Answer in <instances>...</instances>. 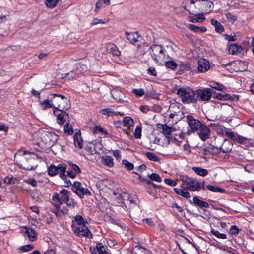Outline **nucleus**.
<instances>
[{"instance_id":"1","label":"nucleus","mask_w":254,"mask_h":254,"mask_svg":"<svg viewBox=\"0 0 254 254\" xmlns=\"http://www.w3.org/2000/svg\"><path fill=\"white\" fill-rule=\"evenodd\" d=\"M14 161L16 165L25 170H32L37 166L35 155L26 151L17 152L14 155Z\"/></svg>"},{"instance_id":"2","label":"nucleus","mask_w":254,"mask_h":254,"mask_svg":"<svg viewBox=\"0 0 254 254\" xmlns=\"http://www.w3.org/2000/svg\"><path fill=\"white\" fill-rule=\"evenodd\" d=\"M181 179L182 181L181 187L183 189H187L190 191H199L200 189L204 190V181L198 180L188 176H182Z\"/></svg>"},{"instance_id":"3","label":"nucleus","mask_w":254,"mask_h":254,"mask_svg":"<svg viewBox=\"0 0 254 254\" xmlns=\"http://www.w3.org/2000/svg\"><path fill=\"white\" fill-rule=\"evenodd\" d=\"M196 91L189 87H181L177 91V94L184 104L194 103L196 102L197 96Z\"/></svg>"},{"instance_id":"4","label":"nucleus","mask_w":254,"mask_h":254,"mask_svg":"<svg viewBox=\"0 0 254 254\" xmlns=\"http://www.w3.org/2000/svg\"><path fill=\"white\" fill-rule=\"evenodd\" d=\"M70 192L65 189L61 190L59 193H56L52 196V203L56 207V211H53L56 215L60 211L61 205L64 201H68Z\"/></svg>"},{"instance_id":"5","label":"nucleus","mask_w":254,"mask_h":254,"mask_svg":"<svg viewBox=\"0 0 254 254\" xmlns=\"http://www.w3.org/2000/svg\"><path fill=\"white\" fill-rule=\"evenodd\" d=\"M51 96L54 108H57L59 110H67L70 108V101L64 96L53 94H51Z\"/></svg>"},{"instance_id":"6","label":"nucleus","mask_w":254,"mask_h":254,"mask_svg":"<svg viewBox=\"0 0 254 254\" xmlns=\"http://www.w3.org/2000/svg\"><path fill=\"white\" fill-rule=\"evenodd\" d=\"M120 201L119 204H123L125 207L127 209H131L136 206L137 197L135 195L129 194L128 193L123 192L120 195ZM118 199L119 198L118 197Z\"/></svg>"},{"instance_id":"7","label":"nucleus","mask_w":254,"mask_h":254,"mask_svg":"<svg viewBox=\"0 0 254 254\" xmlns=\"http://www.w3.org/2000/svg\"><path fill=\"white\" fill-rule=\"evenodd\" d=\"M198 0H185L182 3V7L190 14L196 15L199 12L197 6Z\"/></svg>"},{"instance_id":"8","label":"nucleus","mask_w":254,"mask_h":254,"mask_svg":"<svg viewBox=\"0 0 254 254\" xmlns=\"http://www.w3.org/2000/svg\"><path fill=\"white\" fill-rule=\"evenodd\" d=\"M150 49L151 50V56L156 62L165 56L164 49L161 45L154 44L151 46Z\"/></svg>"},{"instance_id":"9","label":"nucleus","mask_w":254,"mask_h":254,"mask_svg":"<svg viewBox=\"0 0 254 254\" xmlns=\"http://www.w3.org/2000/svg\"><path fill=\"white\" fill-rule=\"evenodd\" d=\"M72 190L81 198L84 195H91V193L87 188H84L82 186L80 182H74L72 187Z\"/></svg>"},{"instance_id":"10","label":"nucleus","mask_w":254,"mask_h":254,"mask_svg":"<svg viewBox=\"0 0 254 254\" xmlns=\"http://www.w3.org/2000/svg\"><path fill=\"white\" fill-rule=\"evenodd\" d=\"M197 6L199 7V11L209 13L212 11L213 8V3L208 0H198Z\"/></svg>"},{"instance_id":"11","label":"nucleus","mask_w":254,"mask_h":254,"mask_svg":"<svg viewBox=\"0 0 254 254\" xmlns=\"http://www.w3.org/2000/svg\"><path fill=\"white\" fill-rule=\"evenodd\" d=\"M66 167L64 164H59L57 166L51 165L48 169V175H65Z\"/></svg>"},{"instance_id":"12","label":"nucleus","mask_w":254,"mask_h":254,"mask_svg":"<svg viewBox=\"0 0 254 254\" xmlns=\"http://www.w3.org/2000/svg\"><path fill=\"white\" fill-rule=\"evenodd\" d=\"M187 122L192 132L197 131L203 124L199 120L194 119L191 116H188L186 117Z\"/></svg>"},{"instance_id":"13","label":"nucleus","mask_w":254,"mask_h":254,"mask_svg":"<svg viewBox=\"0 0 254 254\" xmlns=\"http://www.w3.org/2000/svg\"><path fill=\"white\" fill-rule=\"evenodd\" d=\"M196 96L202 101L209 100L213 93V90L210 88H203L195 90Z\"/></svg>"},{"instance_id":"14","label":"nucleus","mask_w":254,"mask_h":254,"mask_svg":"<svg viewBox=\"0 0 254 254\" xmlns=\"http://www.w3.org/2000/svg\"><path fill=\"white\" fill-rule=\"evenodd\" d=\"M74 232L76 235L78 237L84 236L91 238L92 235L86 225L75 226Z\"/></svg>"},{"instance_id":"15","label":"nucleus","mask_w":254,"mask_h":254,"mask_svg":"<svg viewBox=\"0 0 254 254\" xmlns=\"http://www.w3.org/2000/svg\"><path fill=\"white\" fill-rule=\"evenodd\" d=\"M137 180L146 184H152L156 187V185L151 183V181H155L160 182L161 181L162 179L160 176H138Z\"/></svg>"},{"instance_id":"16","label":"nucleus","mask_w":254,"mask_h":254,"mask_svg":"<svg viewBox=\"0 0 254 254\" xmlns=\"http://www.w3.org/2000/svg\"><path fill=\"white\" fill-rule=\"evenodd\" d=\"M198 131V135L202 141H205L210 137V130L204 124H202Z\"/></svg>"},{"instance_id":"17","label":"nucleus","mask_w":254,"mask_h":254,"mask_svg":"<svg viewBox=\"0 0 254 254\" xmlns=\"http://www.w3.org/2000/svg\"><path fill=\"white\" fill-rule=\"evenodd\" d=\"M233 147V144L230 140L225 139L222 140V143L221 145L217 146L216 148L217 150L219 149L224 153L229 152L231 151Z\"/></svg>"},{"instance_id":"18","label":"nucleus","mask_w":254,"mask_h":254,"mask_svg":"<svg viewBox=\"0 0 254 254\" xmlns=\"http://www.w3.org/2000/svg\"><path fill=\"white\" fill-rule=\"evenodd\" d=\"M53 134L49 132L43 131L41 134V141L46 145L49 147L51 146L53 143L52 137Z\"/></svg>"},{"instance_id":"19","label":"nucleus","mask_w":254,"mask_h":254,"mask_svg":"<svg viewBox=\"0 0 254 254\" xmlns=\"http://www.w3.org/2000/svg\"><path fill=\"white\" fill-rule=\"evenodd\" d=\"M210 68V63L208 61L202 59L198 62L197 69L200 72H206Z\"/></svg>"},{"instance_id":"20","label":"nucleus","mask_w":254,"mask_h":254,"mask_svg":"<svg viewBox=\"0 0 254 254\" xmlns=\"http://www.w3.org/2000/svg\"><path fill=\"white\" fill-rule=\"evenodd\" d=\"M60 113L56 114L57 116V123L60 125H63L66 121L69 122V115L64 110H60Z\"/></svg>"},{"instance_id":"21","label":"nucleus","mask_w":254,"mask_h":254,"mask_svg":"<svg viewBox=\"0 0 254 254\" xmlns=\"http://www.w3.org/2000/svg\"><path fill=\"white\" fill-rule=\"evenodd\" d=\"M125 34L127 39H128L131 43H134L137 41H139L140 39L141 38L137 32H126Z\"/></svg>"},{"instance_id":"22","label":"nucleus","mask_w":254,"mask_h":254,"mask_svg":"<svg viewBox=\"0 0 254 254\" xmlns=\"http://www.w3.org/2000/svg\"><path fill=\"white\" fill-rule=\"evenodd\" d=\"M69 168L67 171V175H75L81 173L80 168L77 165L69 162L68 163Z\"/></svg>"},{"instance_id":"23","label":"nucleus","mask_w":254,"mask_h":254,"mask_svg":"<svg viewBox=\"0 0 254 254\" xmlns=\"http://www.w3.org/2000/svg\"><path fill=\"white\" fill-rule=\"evenodd\" d=\"M23 232L26 234L29 239L31 241H34L36 240L37 234L34 229L29 227H25V230Z\"/></svg>"},{"instance_id":"24","label":"nucleus","mask_w":254,"mask_h":254,"mask_svg":"<svg viewBox=\"0 0 254 254\" xmlns=\"http://www.w3.org/2000/svg\"><path fill=\"white\" fill-rule=\"evenodd\" d=\"M74 144L75 146L81 149L82 148V139L81 136V133L79 131L78 132H76L73 136Z\"/></svg>"},{"instance_id":"25","label":"nucleus","mask_w":254,"mask_h":254,"mask_svg":"<svg viewBox=\"0 0 254 254\" xmlns=\"http://www.w3.org/2000/svg\"><path fill=\"white\" fill-rule=\"evenodd\" d=\"M242 47L236 44H231L228 48L229 53L231 54H238L242 51Z\"/></svg>"},{"instance_id":"26","label":"nucleus","mask_w":254,"mask_h":254,"mask_svg":"<svg viewBox=\"0 0 254 254\" xmlns=\"http://www.w3.org/2000/svg\"><path fill=\"white\" fill-rule=\"evenodd\" d=\"M112 182L107 179H104L99 180L96 183V186L99 189H103L104 187H110Z\"/></svg>"},{"instance_id":"27","label":"nucleus","mask_w":254,"mask_h":254,"mask_svg":"<svg viewBox=\"0 0 254 254\" xmlns=\"http://www.w3.org/2000/svg\"><path fill=\"white\" fill-rule=\"evenodd\" d=\"M100 112L103 115L107 116H117L118 115L123 116L124 115L123 113L115 112L112 108H110L103 109L100 110Z\"/></svg>"},{"instance_id":"28","label":"nucleus","mask_w":254,"mask_h":254,"mask_svg":"<svg viewBox=\"0 0 254 254\" xmlns=\"http://www.w3.org/2000/svg\"><path fill=\"white\" fill-rule=\"evenodd\" d=\"M41 107L43 110H46L47 108H50L52 107H54V103L51 100V95L48 97V99L44 100L40 103Z\"/></svg>"},{"instance_id":"29","label":"nucleus","mask_w":254,"mask_h":254,"mask_svg":"<svg viewBox=\"0 0 254 254\" xmlns=\"http://www.w3.org/2000/svg\"><path fill=\"white\" fill-rule=\"evenodd\" d=\"M160 126L158 127L160 129H162L163 132V133L165 135H170L171 133L175 131V129L172 127H169V126L166 124H161L159 125Z\"/></svg>"},{"instance_id":"30","label":"nucleus","mask_w":254,"mask_h":254,"mask_svg":"<svg viewBox=\"0 0 254 254\" xmlns=\"http://www.w3.org/2000/svg\"><path fill=\"white\" fill-rule=\"evenodd\" d=\"M175 192L178 195H180L185 198H190V194L185 189L174 188Z\"/></svg>"},{"instance_id":"31","label":"nucleus","mask_w":254,"mask_h":254,"mask_svg":"<svg viewBox=\"0 0 254 254\" xmlns=\"http://www.w3.org/2000/svg\"><path fill=\"white\" fill-rule=\"evenodd\" d=\"M123 125L129 129L131 127L134 125V121L130 117H125L123 118Z\"/></svg>"},{"instance_id":"32","label":"nucleus","mask_w":254,"mask_h":254,"mask_svg":"<svg viewBox=\"0 0 254 254\" xmlns=\"http://www.w3.org/2000/svg\"><path fill=\"white\" fill-rule=\"evenodd\" d=\"M189 28L195 32L203 33L206 31L207 29L205 26H197L194 24H189L188 25Z\"/></svg>"},{"instance_id":"33","label":"nucleus","mask_w":254,"mask_h":254,"mask_svg":"<svg viewBox=\"0 0 254 254\" xmlns=\"http://www.w3.org/2000/svg\"><path fill=\"white\" fill-rule=\"evenodd\" d=\"M193 203L196 205L200 207L208 208L209 204L206 202L201 200L197 196H195L193 198Z\"/></svg>"},{"instance_id":"34","label":"nucleus","mask_w":254,"mask_h":254,"mask_svg":"<svg viewBox=\"0 0 254 254\" xmlns=\"http://www.w3.org/2000/svg\"><path fill=\"white\" fill-rule=\"evenodd\" d=\"M206 187L208 190L213 192L224 193L225 191L224 189L216 186L208 185Z\"/></svg>"},{"instance_id":"35","label":"nucleus","mask_w":254,"mask_h":254,"mask_svg":"<svg viewBox=\"0 0 254 254\" xmlns=\"http://www.w3.org/2000/svg\"><path fill=\"white\" fill-rule=\"evenodd\" d=\"M64 132L67 135H72L73 133L72 126L68 122L66 123L64 127Z\"/></svg>"},{"instance_id":"36","label":"nucleus","mask_w":254,"mask_h":254,"mask_svg":"<svg viewBox=\"0 0 254 254\" xmlns=\"http://www.w3.org/2000/svg\"><path fill=\"white\" fill-rule=\"evenodd\" d=\"M103 162L104 165L109 167H112L114 165L113 159L109 156H106L102 157Z\"/></svg>"},{"instance_id":"37","label":"nucleus","mask_w":254,"mask_h":254,"mask_svg":"<svg viewBox=\"0 0 254 254\" xmlns=\"http://www.w3.org/2000/svg\"><path fill=\"white\" fill-rule=\"evenodd\" d=\"M211 233L218 239H225L227 238V236L225 234L221 233L215 229H211Z\"/></svg>"},{"instance_id":"38","label":"nucleus","mask_w":254,"mask_h":254,"mask_svg":"<svg viewBox=\"0 0 254 254\" xmlns=\"http://www.w3.org/2000/svg\"><path fill=\"white\" fill-rule=\"evenodd\" d=\"M75 221L78 226L84 225L87 223V221L79 215H77L75 217Z\"/></svg>"},{"instance_id":"39","label":"nucleus","mask_w":254,"mask_h":254,"mask_svg":"<svg viewBox=\"0 0 254 254\" xmlns=\"http://www.w3.org/2000/svg\"><path fill=\"white\" fill-rule=\"evenodd\" d=\"M192 169L197 175H207L208 174L207 170L200 167H194L192 168Z\"/></svg>"},{"instance_id":"40","label":"nucleus","mask_w":254,"mask_h":254,"mask_svg":"<svg viewBox=\"0 0 254 254\" xmlns=\"http://www.w3.org/2000/svg\"><path fill=\"white\" fill-rule=\"evenodd\" d=\"M111 192L112 193L113 198H115V199L114 203L115 205H117L119 204V202L120 201V200L118 199V197L119 199H120L121 196L120 195V194L122 195V193L121 194V193H119V191H116L113 190H111Z\"/></svg>"},{"instance_id":"41","label":"nucleus","mask_w":254,"mask_h":254,"mask_svg":"<svg viewBox=\"0 0 254 254\" xmlns=\"http://www.w3.org/2000/svg\"><path fill=\"white\" fill-rule=\"evenodd\" d=\"M59 1V0H46L45 2L48 7L53 8L57 5Z\"/></svg>"},{"instance_id":"42","label":"nucleus","mask_w":254,"mask_h":254,"mask_svg":"<svg viewBox=\"0 0 254 254\" xmlns=\"http://www.w3.org/2000/svg\"><path fill=\"white\" fill-rule=\"evenodd\" d=\"M108 50L110 53H112L114 55L119 56L120 54V52L118 50L117 47L114 45H110Z\"/></svg>"},{"instance_id":"43","label":"nucleus","mask_w":254,"mask_h":254,"mask_svg":"<svg viewBox=\"0 0 254 254\" xmlns=\"http://www.w3.org/2000/svg\"><path fill=\"white\" fill-rule=\"evenodd\" d=\"M142 127L138 125L136 127V128L134 132V136L135 138H140L141 136Z\"/></svg>"},{"instance_id":"44","label":"nucleus","mask_w":254,"mask_h":254,"mask_svg":"<svg viewBox=\"0 0 254 254\" xmlns=\"http://www.w3.org/2000/svg\"><path fill=\"white\" fill-rule=\"evenodd\" d=\"M132 93L137 97H141L145 94V91L142 88L133 89Z\"/></svg>"},{"instance_id":"45","label":"nucleus","mask_w":254,"mask_h":254,"mask_svg":"<svg viewBox=\"0 0 254 254\" xmlns=\"http://www.w3.org/2000/svg\"><path fill=\"white\" fill-rule=\"evenodd\" d=\"M216 98L220 100H231V96L227 93L224 94L221 93H217L216 95Z\"/></svg>"},{"instance_id":"46","label":"nucleus","mask_w":254,"mask_h":254,"mask_svg":"<svg viewBox=\"0 0 254 254\" xmlns=\"http://www.w3.org/2000/svg\"><path fill=\"white\" fill-rule=\"evenodd\" d=\"M97 249H99L98 254H109L108 252L105 250V249L102 243H97Z\"/></svg>"},{"instance_id":"47","label":"nucleus","mask_w":254,"mask_h":254,"mask_svg":"<svg viewBox=\"0 0 254 254\" xmlns=\"http://www.w3.org/2000/svg\"><path fill=\"white\" fill-rule=\"evenodd\" d=\"M165 66L171 69H174L177 67V64L175 62L169 61L166 62Z\"/></svg>"},{"instance_id":"48","label":"nucleus","mask_w":254,"mask_h":254,"mask_svg":"<svg viewBox=\"0 0 254 254\" xmlns=\"http://www.w3.org/2000/svg\"><path fill=\"white\" fill-rule=\"evenodd\" d=\"M113 97L116 100H120V95L122 94V93L117 90H113L111 92Z\"/></svg>"},{"instance_id":"49","label":"nucleus","mask_w":254,"mask_h":254,"mask_svg":"<svg viewBox=\"0 0 254 254\" xmlns=\"http://www.w3.org/2000/svg\"><path fill=\"white\" fill-rule=\"evenodd\" d=\"M16 181V179L13 176L10 177L9 176H7L4 178V182L7 184H14Z\"/></svg>"},{"instance_id":"50","label":"nucleus","mask_w":254,"mask_h":254,"mask_svg":"<svg viewBox=\"0 0 254 254\" xmlns=\"http://www.w3.org/2000/svg\"><path fill=\"white\" fill-rule=\"evenodd\" d=\"M67 176H60L61 179L64 182V183H63V185L65 187H68L72 184L71 181L69 179H67Z\"/></svg>"},{"instance_id":"51","label":"nucleus","mask_w":254,"mask_h":254,"mask_svg":"<svg viewBox=\"0 0 254 254\" xmlns=\"http://www.w3.org/2000/svg\"><path fill=\"white\" fill-rule=\"evenodd\" d=\"M122 164L128 170H132L133 168V165L131 163L128 161L127 160H123Z\"/></svg>"},{"instance_id":"52","label":"nucleus","mask_w":254,"mask_h":254,"mask_svg":"<svg viewBox=\"0 0 254 254\" xmlns=\"http://www.w3.org/2000/svg\"><path fill=\"white\" fill-rule=\"evenodd\" d=\"M225 16H226V18H227V19L228 20V21H229L230 22H233V21L236 20V19L237 18V17L236 15H233L231 13H230V12H228V13H226Z\"/></svg>"},{"instance_id":"53","label":"nucleus","mask_w":254,"mask_h":254,"mask_svg":"<svg viewBox=\"0 0 254 254\" xmlns=\"http://www.w3.org/2000/svg\"><path fill=\"white\" fill-rule=\"evenodd\" d=\"M146 155L147 157L150 160L157 161L159 160L157 156L152 153L147 152Z\"/></svg>"},{"instance_id":"54","label":"nucleus","mask_w":254,"mask_h":254,"mask_svg":"<svg viewBox=\"0 0 254 254\" xmlns=\"http://www.w3.org/2000/svg\"><path fill=\"white\" fill-rule=\"evenodd\" d=\"M204 19L205 17L203 15L198 16L196 18L190 17V20L192 22H201Z\"/></svg>"},{"instance_id":"55","label":"nucleus","mask_w":254,"mask_h":254,"mask_svg":"<svg viewBox=\"0 0 254 254\" xmlns=\"http://www.w3.org/2000/svg\"><path fill=\"white\" fill-rule=\"evenodd\" d=\"M210 86L212 88L215 89L217 90H219V91H221L224 89L223 85H222L221 84H219L217 83H215L213 84L212 85H211Z\"/></svg>"},{"instance_id":"56","label":"nucleus","mask_w":254,"mask_h":254,"mask_svg":"<svg viewBox=\"0 0 254 254\" xmlns=\"http://www.w3.org/2000/svg\"><path fill=\"white\" fill-rule=\"evenodd\" d=\"M33 249V246L30 244H28L20 247V250L23 252H27Z\"/></svg>"},{"instance_id":"57","label":"nucleus","mask_w":254,"mask_h":254,"mask_svg":"<svg viewBox=\"0 0 254 254\" xmlns=\"http://www.w3.org/2000/svg\"><path fill=\"white\" fill-rule=\"evenodd\" d=\"M147 74L150 75L156 76L157 75V72L154 67H150L147 69Z\"/></svg>"},{"instance_id":"58","label":"nucleus","mask_w":254,"mask_h":254,"mask_svg":"<svg viewBox=\"0 0 254 254\" xmlns=\"http://www.w3.org/2000/svg\"><path fill=\"white\" fill-rule=\"evenodd\" d=\"M230 233L232 235H236L238 234V228L235 225L232 226L230 229Z\"/></svg>"},{"instance_id":"59","label":"nucleus","mask_w":254,"mask_h":254,"mask_svg":"<svg viewBox=\"0 0 254 254\" xmlns=\"http://www.w3.org/2000/svg\"><path fill=\"white\" fill-rule=\"evenodd\" d=\"M164 182L166 184L171 186H174L176 185V181L171 179H164Z\"/></svg>"},{"instance_id":"60","label":"nucleus","mask_w":254,"mask_h":254,"mask_svg":"<svg viewBox=\"0 0 254 254\" xmlns=\"http://www.w3.org/2000/svg\"><path fill=\"white\" fill-rule=\"evenodd\" d=\"M215 30L218 33H222L224 31L223 26L221 24L220 22L215 26Z\"/></svg>"},{"instance_id":"61","label":"nucleus","mask_w":254,"mask_h":254,"mask_svg":"<svg viewBox=\"0 0 254 254\" xmlns=\"http://www.w3.org/2000/svg\"><path fill=\"white\" fill-rule=\"evenodd\" d=\"M103 129L100 127V126H96L93 130V133L94 134L97 133L98 132H103Z\"/></svg>"},{"instance_id":"62","label":"nucleus","mask_w":254,"mask_h":254,"mask_svg":"<svg viewBox=\"0 0 254 254\" xmlns=\"http://www.w3.org/2000/svg\"><path fill=\"white\" fill-rule=\"evenodd\" d=\"M99 23H104V22L102 19H98L97 18L93 19L91 22V24L92 25H95Z\"/></svg>"},{"instance_id":"63","label":"nucleus","mask_w":254,"mask_h":254,"mask_svg":"<svg viewBox=\"0 0 254 254\" xmlns=\"http://www.w3.org/2000/svg\"><path fill=\"white\" fill-rule=\"evenodd\" d=\"M236 140H238V141L241 144H243L246 142L247 139L244 137L241 136H237Z\"/></svg>"},{"instance_id":"64","label":"nucleus","mask_w":254,"mask_h":254,"mask_svg":"<svg viewBox=\"0 0 254 254\" xmlns=\"http://www.w3.org/2000/svg\"><path fill=\"white\" fill-rule=\"evenodd\" d=\"M97 244L95 247H91L90 249V252L92 254H96L97 253H99V249H97Z\"/></svg>"}]
</instances>
